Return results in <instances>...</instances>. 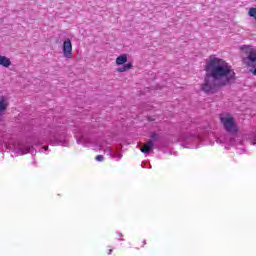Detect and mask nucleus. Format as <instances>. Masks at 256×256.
Wrapping results in <instances>:
<instances>
[{
  "instance_id": "obj_6",
  "label": "nucleus",
  "mask_w": 256,
  "mask_h": 256,
  "mask_svg": "<svg viewBox=\"0 0 256 256\" xmlns=\"http://www.w3.org/2000/svg\"><path fill=\"white\" fill-rule=\"evenodd\" d=\"M153 147H155V143H153V140H149L147 143L144 144V147L140 148V151L141 153H144V155H149Z\"/></svg>"
},
{
  "instance_id": "obj_8",
  "label": "nucleus",
  "mask_w": 256,
  "mask_h": 256,
  "mask_svg": "<svg viewBox=\"0 0 256 256\" xmlns=\"http://www.w3.org/2000/svg\"><path fill=\"white\" fill-rule=\"evenodd\" d=\"M7 111V102L5 101V97H0V121H1V115H3L4 112Z\"/></svg>"
},
{
  "instance_id": "obj_4",
  "label": "nucleus",
  "mask_w": 256,
  "mask_h": 256,
  "mask_svg": "<svg viewBox=\"0 0 256 256\" xmlns=\"http://www.w3.org/2000/svg\"><path fill=\"white\" fill-rule=\"evenodd\" d=\"M47 133L51 145H59L65 141V134H61L59 138V133H57V130H47Z\"/></svg>"
},
{
  "instance_id": "obj_9",
  "label": "nucleus",
  "mask_w": 256,
  "mask_h": 256,
  "mask_svg": "<svg viewBox=\"0 0 256 256\" xmlns=\"http://www.w3.org/2000/svg\"><path fill=\"white\" fill-rule=\"evenodd\" d=\"M0 65L2 67H11V60L6 56H0Z\"/></svg>"
},
{
  "instance_id": "obj_11",
  "label": "nucleus",
  "mask_w": 256,
  "mask_h": 256,
  "mask_svg": "<svg viewBox=\"0 0 256 256\" xmlns=\"http://www.w3.org/2000/svg\"><path fill=\"white\" fill-rule=\"evenodd\" d=\"M132 67H133V64L127 63V64H125L124 66L119 67V68L117 69V72H118V73H125V71H129V69H132Z\"/></svg>"
},
{
  "instance_id": "obj_14",
  "label": "nucleus",
  "mask_w": 256,
  "mask_h": 256,
  "mask_svg": "<svg viewBox=\"0 0 256 256\" xmlns=\"http://www.w3.org/2000/svg\"><path fill=\"white\" fill-rule=\"evenodd\" d=\"M111 157H113L114 159H117L119 161V159H121L123 157V155H121V153H119V152H111Z\"/></svg>"
},
{
  "instance_id": "obj_7",
  "label": "nucleus",
  "mask_w": 256,
  "mask_h": 256,
  "mask_svg": "<svg viewBox=\"0 0 256 256\" xmlns=\"http://www.w3.org/2000/svg\"><path fill=\"white\" fill-rule=\"evenodd\" d=\"M78 145H83L84 147H89L91 145V139L88 136L82 135L77 138Z\"/></svg>"
},
{
  "instance_id": "obj_2",
  "label": "nucleus",
  "mask_w": 256,
  "mask_h": 256,
  "mask_svg": "<svg viewBox=\"0 0 256 256\" xmlns=\"http://www.w3.org/2000/svg\"><path fill=\"white\" fill-rule=\"evenodd\" d=\"M220 121L222 125L224 126V129L227 131V133H231L232 135H235L237 131H239V128H237V124H235V118H233L231 115H221Z\"/></svg>"
},
{
  "instance_id": "obj_5",
  "label": "nucleus",
  "mask_w": 256,
  "mask_h": 256,
  "mask_svg": "<svg viewBox=\"0 0 256 256\" xmlns=\"http://www.w3.org/2000/svg\"><path fill=\"white\" fill-rule=\"evenodd\" d=\"M63 55L66 59H73V44L71 39L67 38L63 43Z\"/></svg>"
},
{
  "instance_id": "obj_17",
  "label": "nucleus",
  "mask_w": 256,
  "mask_h": 256,
  "mask_svg": "<svg viewBox=\"0 0 256 256\" xmlns=\"http://www.w3.org/2000/svg\"><path fill=\"white\" fill-rule=\"evenodd\" d=\"M106 253H107V255H111V253H113V249H108V251Z\"/></svg>"
},
{
  "instance_id": "obj_12",
  "label": "nucleus",
  "mask_w": 256,
  "mask_h": 256,
  "mask_svg": "<svg viewBox=\"0 0 256 256\" xmlns=\"http://www.w3.org/2000/svg\"><path fill=\"white\" fill-rule=\"evenodd\" d=\"M184 141L187 143H191L192 141H199V136L197 135H189L184 138Z\"/></svg>"
},
{
  "instance_id": "obj_16",
  "label": "nucleus",
  "mask_w": 256,
  "mask_h": 256,
  "mask_svg": "<svg viewBox=\"0 0 256 256\" xmlns=\"http://www.w3.org/2000/svg\"><path fill=\"white\" fill-rule=\"evenodd\" d=\"M103 159H104L103 155L96 156V161H103Z\"/></svg>"
},
{
  "instance_id": "obj_1",
  "label": "nucleus",
  "mask_w": 256,
  "mask_h": 256,
  "mask_svg": "<svg viewBox=\"0 0 256 256\" xmlns=\"http://www.w3.org/2000/svg\"><path fill=\"white\" fill-rule=\"evenodd\" d=\"M206 77L202 85L204 93H215L217 87H225L235 79V71L225 60L210 56L205 66Z\"/></svg>"
},
{
  "instance_id": "obj_3",
  "label": "nucleus",
  "mask_w": 256,
  "mask_h": 256,
  "mask_svg": "<svg viewBox=\"0 0 256 256\" xmlns=\"http://www.w3.org/2000/svg\"><path fill=\"white\" fill-rule=\"evenodd\" d=\"M243 62L247 67H251L249 72L256 76V50H252L249 55L243 59Z\"/></svg>"
},
{
  "instance_id": "obj_13",
  "label": "nucleus",
  "mask_w": 256,
  "mask_h": 256,
  "mask_svg": "<svg viewBox=\"0 0 256 256\" xmlns=\"http://www.w3.org/2000/svg\"><path fill=\"white\" fill-rule=\"evenodd\" d=\"M150 139H151L150 141H152V143H157V141H159V139H160V136H159V134L153 132L150 135Z\"/></svg>"
},
{
  "instance_id": "obj_15",
  "label": "nucleus",
  "mask_w": 256,
  "mask_h": 256,
  "mask_svg": "<svg viewBox=\"0 0 256 256\" xmlns=\"http://www.w3.org/2000/svg\"><path fill=\"white\" fill-rule=\"evenodd\" d=\"M147 245V240H140L139 241V246L140 247H145Z\"/></svg>"
},
{
  "instance_id": "obj_10",
  "label": "nucleus",
  "mask_w": 256,
  "mask_h": 256,
  "mask_svg": "<svg viewBox=\"0 0 256 256\" xmlns=\"http://www.w3.org/2000/svg\"><path fill=\"white\" fill-rule=\"evenodd\" d=\"M127 63V55L123 54L117 57L116 65H125Z\"/></svg>"
}]
</instances>
